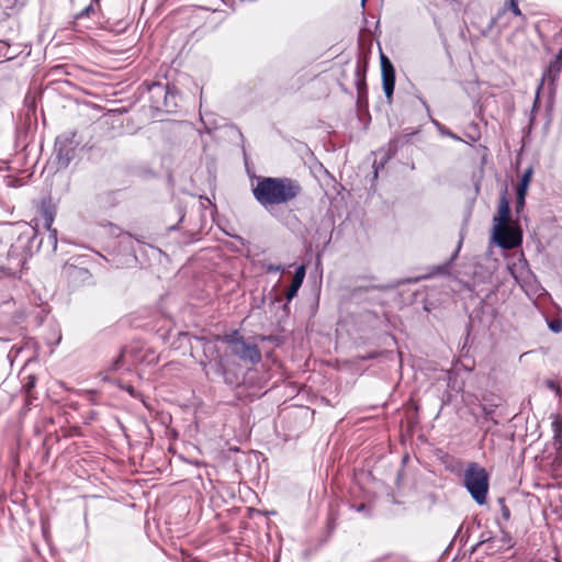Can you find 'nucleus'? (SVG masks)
I'll list each match as a JSON object with an SVG mask.
<instances>
[{
    "mask_svg": "<svg viewBox=\"0 0 562 562\" xmlns=\"http://www.w3.org/2000/svg\"><path fill=\"white\" fill-rule=\"evenodd\" d=\"M251 184L255 200L269 214L276 216V209L295 200L302 192L297 180L289 177L258 176Z\"/></svg>",
    "mask_w": 562,
    "mask_h": 562,
    "instance_id": "nucleus-1",
    "label": "nucleus"
},
{
    "mask_svg": "<svg viewBox=\"0 0 562 562\" xmlns=\"http://www.w3.org/2000/svg\"><path fill=\"white\" fill-rule=\"evenodd\" d=\"M510 215L509 202L503 194L499 199L497 215L494 217L493 239L503 249H513L521 244V232L508 225Z\"/></svg>",
    "mask_w": 562,
    "mask_h": 562,
    "instance_id": "nucleus-2",
    "label": "nucleus"
},
{
    "mask_svg": "<svg viewBox=\"0 0 562 562\" xmlns=\"http://www.w3.org/2000/svg\"><path fill=\"white\" fill-rule=\"evenodd\" d=\"M463 485L479 505L486 503L490 479L483 467L475 462L469 463L463 473Z\"/></svg>",
    "mask_w": 562,
    "mask_h": 562,
    "instance_id": "nucleus-3",
    "label": "nucleus"
},
{
    "mask_svg": "<svg viewBox=\"0 0 562 562\" xmlns=\"http://www.w3.org/2000/svg\"><path fill=\"white\" fill-rule=\"evenodd\" d=\"M223 341L228 346L233 356L239 360L250 363L252 366L258 364L261 361V351L256 344L246 340L237 331L231 335H225Z\"/></svg>",
    "mask_w": 562,
    "mask_h": 562,
    "instance_id": "nucleus-4",
    "label": "nucleus"
},
{
    "mask_svg": "<svg viewBox=\"0 0 562 562\" xmlns=\"http://www.w3.org/2000/svg\"><path fill=\"white\" fill-rule=\"evenodd\" d=\"M158 357L151 349H144L143 347H128L124 348L121 353L112 361L110 370L117 371L122 369L125 363L136 364L145 363L151 366L157 363Z\"/></svg>",
    "mask_w": 562,
    "mask_h": 562,
    "instance_id": "nucleus-5",
    "label": "nucleus"
},
{
    "mask_svg": "<svg viewBox=\"0 0 562 562\" xmlns=\"http://www.w3.org/2000/svg\"><path fill=\"white\" fill-rule=\"evenodd\" d=\"M76 133L69 132L59 135L55 142V151L58 166L61 168L68 167L70 161L75 158L76 149L79 143L75 139Z\"/></svg>",
    "mask_w": 562,
    "mask_h": 562,
    "instance_id": "nucleus-6",
    "label": "nucleus"
},
{
    "mask_svg": "<svg viewBox=\"0 0 562 562\" xmlns=\"http://www.w3.org/2000/svg\"><path fill=\"white\" fill-rule=\"evenodd\" d=\"M508 271L521 288L531 286L532 282L536 280L528 261L522 255L508 263Z\"/></svg>",
    "mask_w": 562,
    "mask_h": 562,
    "instance_id": "nucleus-7",
    "label": "nucleus"
},
{
    "mask_svg": "<svg viewBox=\"0 0 562 562\" xmlns=\"http://www.w3.org/2000/svg\"><path fill=\"white\" fill-rule=\"evenodd\" d=\"M416 134V132H413L411 134L400 135L393 139H391L387 144V150L384 151L381 149L379 154H383V160L380 162V165L374 161L373 168H374V177H378L379 168H383L384 164L390 160L395 154L398 151L400 148L411 143L412 136Z\"/></svg>",
    "mask_w": 562,
    "mask_h": 562,
    "instance_id": "nucleus-8",
    "label": "nucleus"
},
{
    "mask_svg": "<svg viewBox=\"0 0 562 562\" xmlns=\"http://www.w3.org/2000/svg\"><path fill=\"white\" fill-rule=\"evenodd\" d=\"M63 276L68 280L70 284L74 286H79L82 284H89L92 279V274L90 271L82 267H77L71 263H66L61 270Z\"/></svg>",
    "mask_w": 562,
    "mask_h": 562,
    "instance_id": "nucleus-9",
    "label": "nucleus"
},
{
    "mask_svg": "<svg viewBox=\"0 0 562 562\" xmlns=\"http://www.w3.org/2000/svg\"><path fill=\"white\" fill-rule=\"evenodd\" d=\"M382 85L385 97L390 100L395 87V69L391 60L381 54Z\"/></svg>",
    "mask_w": 562,
    "mask_h": 562,
    "instance_id": "nucleus-10",
    "label": "nucleus"
},
{
    "mask_svg": "<svg viewBox=\"0 0 562 562\" xmlns=\"http://www.w3.org/2000/svg\"><path fill=\"white\" fill-rule=\"evenodd\" d=\"M200 364L209 379H212L213 376H220L227 366L224 356H218L217 358L210 360H201Z\"/></svg>",
    "mask_w": 562,
    "mask_h": 562,
    "instance_id": "nucleus-11",
    "label": "nucleus"
},
{
    "mask_svg": "<svg viewBox=\"0 0 562 562\" xmlns=\"http://www.w3.org/2000/svg\"><path fill=\"white\" fill-rule=\"evenodd\" d=\"M305 272H306L305 267L303 265L299 266L295 269L291 285L289 286V289L285 292V299H286L288 303L291 302L292 299L296 296V294L304 281Z\"/></svg>",
    "mask_w": 562,
    "mask_h": 562,
    "instance_id": "nucleus-12",
    "label": "nucleus"
},
{
    "mask_svg": "<svg viewBox=\"0 0 562 562\" xmlns=\"http://www.w3.org/2000/svg\"><path fill=\"white\" fill-rule=\"evenodd\" d=\"M562 69V57L557 55L553 60L550 61L547 70L544 71L542 76V82L549 81L550 83H553L554 80L560 75V71Z\"/></svg>",
    "mask_w": 562,
    "mask_h": 562,
    "instance_id": "nucleus-13",
    "label": "nucleus"
},
{
    "mask_svg": "<svg viewBox=\"0 0 562 562\" xmlns=\"http://www.w3.org/2000/svg\"><path fill=\"white\" fill-rule=\"evenodd\" d=\"M149 91L153 95H162L164 97V106L169 111L170 104L169 99L176 98V94L169 89L168 86H164L159 82H155L150 86Z\"/></svg>",
    "mask_w": 562,
    "mask_h": 562,
    "instance_id": "nucleus-14",
    "label": "nucleus"
},
{
    "mask_svg": "<svg viewBox=\"0 0 562 562\" xmlns=\"http://www.w3.org/2000/svg\"><path fill=\"white\" fill-rule=\"evenodd\" d=\"M196 342L202 347L205 360L215 359L221 356L214 341L206 338H196Z\"/></svg>",
    "mask_w": 562,
    "mask_h": 562,
    "instance_id": "nucleus-15",
    "label": "nucleus"
},
{
    "mask_svg": "<svg viewBox=\"0 0 562 562\" xmlns=\"http://www.w3.org/2000/svg\"><path fill=\"white\" fill-rule=\"evenodd\" d=\"M551 428L553 432V445L557 450L562 449V420L559 418H554L551 423Z\"/></svg>",
    "mask_w": 562,
    "mask_h": 562,
    "instance_id": "nucleus-16",
    "label": "nucleus"
},
{
    "mask_svg": "<svg viewBox=\"0 0 562 562\" xmlns=\"http://www.w3.org/2000/svg\"><path fill=\"white\" fill-rule=\"evenodd\" d=\"M223 378L224 382L229 386H235L239 384V376L236 372L231 370L228 366L225 367L222 374L220 375Z\"/></svg>",
    "mask_w": 562,
    "mask_h": 562,
    "instance_id": "nucleus-17",
    "label": "nucleus"
},
{
    "mask_svg": "<svg viewBox=\"0 0 562 562\" xmlns=\"http://www.w3.org/2000/svg\"><path fill=\"white\" fill-rule=\"evenodd\" d=\"M431 122L434 123V125L436 126V128L440 133V135L450 137V138L457 140V142H461L462 140L460 136H458L457 134L451 132L449 128H447L445 125H442L438 121L431 119Z\"/></svg>",
    "mask_w": 562,
    "mask_h": 562,
    "instance_id": "nucleus-18",
    "label": "nucleus"
},
{
    "mask_svg": "<svg viewBox=\"0 0 562 562\" xmlns=\"http://www.w3.org/2000/svg\"><path fill=\"white\" fill-rule=\"evenodd\" d=\"M356 85L359 95H361L363 89L366 88L364 81V70L361 68L360 64L357 65L356 68Z\"/></svg>",
    "mask_w": 562,
    "mask_h": 562,
    "instance_id": "nucleus-19",
    "label": "nucleus"
},
{
    "mask_svg": "<svg viewBox=\"0 0 562 562\" xmlns=\"http://www.w3.org/2000/svg\"><path fill=\"white\" fill-rule=\"evenodd\" d=\"M532 173H533V170L531 167H529L525 170V172L520 179V182L517 187L518 190L527 191V188L529 186Z\"/></svg>",
    "mask_w": 562,
    "mask_h": 562,
    "instance_id": "nucleus-20",
    "label": "nucleus"
},
{
    "mask_svg": "<svg viewBox=\"0 0 562 562\" xmlns=\"http://www.w3.org/2000/svg\"><path fill=\"white\" fill-rule=\"evenodd\" d=\"M460 246H461V241L459 243V246H458V248L456 249V251L453 252V255L451 256L450 260H449L447 263H445V265H442V266L437 267V271H438L439 273H442V274L448 273V270H449V268H450L451 262H452V261L457 258V256H458V252H459Z\"/></svg>",
    "mask_w": 562,
    "mask_h": 562,
    "instance_id": "nucleus-21",
    "label": "nucleus"
},
{
    "mask_svg": "<svg viewBox=\"0 0 562 562\" xmlns=\"http://www.w3.org/2000/svg\"><path fill=\"white\" fill-rule=\"evenodd\" d=\"M526 192L527 191H521V190H518L517 189V199H516V212L519 213L520 210L524 209V205H525V198H526Z\"/></svg>",
    "mask_w": 562,
    "mask_h": 562,
    "instance_id": "nucleus-22",
    "label": "nucleus"
},
{
    "mask_svg": "<svg viewBox=\"0 0 562 562\" xmlns=\"http://www.w3.org/2000/svg\"><path fill=\"white\" fill-rule=\"evenodd\" d=\"M48 244L53 247V250H56L57 248V231L56 229H49L48 236H47Z\"/></svg>",
    "mask_w": 562,
    "mask_h": 562,
    "instance_id": "nucleus-23",
    "label": "nucleus"
},
{
    "mask_svg": "<svg viewBox=\"0 0 562 562\" xmlns=\"http://www.w3.org/2000/svg\"><path fill=\"white\" fill-rule=\"evenodd\" d=\"M548 326L553 333H560L562 330V319L550 321Z\"/></svg>",
    "mask_w": 562,
    "mask_h": 562,
    "instance_id": "nucleus-24",
    "label": "nucleus"
},
{
    "mask_svg": "<svg viewBox=\"0 0 562 562\" xmlns=\"http://www.w3.org/2000/svg\"><path fill=\"white\" fill-rule=\"evenodd\" d=\"M508 9L516 15V16H521L522 13L518 7V1L517 0H509L508 2Z\"/></svg>",
    "mask_w": 562,
    "mask_h": 562,
    "instance_id": "nucleus-25",
    "label": "nucleus"
},
{
    "mask_svg": "<svg viewBox=\"0 0 562 562\" xmlns=\"http://www.w3.org/2000/svg\"><path fill=\"white\" fill-rule=\"evenodd\" d=\"M53 221H54L53 215L49 212H45L44 213V226L46 227L47 231L53 229L52 228Z\"/></svg>",
    "mask_w": 562,
    "mask_h": 562,
    "instance_id": "nucleus-26",
    "label": "nucleus"
},
{
    "mask_svg": "<svg viewBox=\"0 0 562 562\" xmlns=\"http://www.w3.org/2000/svg\"><path fill=\"white\" fill-rule=\"evenodd\" d=\"M93 10V4L91 3L78 14V18L89 16Z\"/></svg>",
    "mask_w": 562,
    "mask_h": 562,
    "instance_id": "nucleus-27",
    "label": "nucleus"
},
{
    "mask_svg": "<svg viewBox=\"0 0 562 562\" xmlns=\"http://www.w3.org/2000/svg\"><path fill=\"white\" fill-rule=\"evenodd\" d=\"M266 270H267V272H280V271H283L281 266H276V265H268Z\"/></svg>",
    "mask_w": 562,
    "mask_h": 562,
    "instance_id": "nucleus-28",
    "label": "nucleus"
},
{
    "mask_svg": "<svg viewBox=\"0 0 562 562\" xmlns=\"http://www.w3.org/2000/svg\"><path fill=\"white\" fill-rule=\"evenodd\" d=\"M125 390H126V391H127L132 396L137 397V392H136V390H135L133 386L128 385V386H126V387H125Z\"/></svg>",
    "mask_w": 562,
    "mask_h": 562,
    "instance_id": "nucleus-29",
    "label": "nucleus"
},
{
    "mask_svg": "<svg viewBox=\"0 0 562 562\" xmlns=\"http://www.w3.org/2000/svg\"><path fill=\"white\" fill-rule=\"evenodd\" d=\"M502 513H503L504 518H506V519L509 518L510 512L507 506L503 505Z\"/></svg>",
    "mask_w": 562,
    "mask_h": 562,
    "instance_id": "nucleus-30",
    "label": "nucleus"
},
{
    "mask_svg": "<svg viewBox=\"0 0 562 562\" xmlns=\"http://www.w3.org/2000/svg\"><path fill=\"white\" fill-rule=\"evenodd\" d=\"M178 214L180 215V222H182L184 218V212H183L182 207L178 209Z\"/></svg>",
    "mask_w": 562,
    "mask_h": 562,
    "instance_id": "nucleus-31",
    "label": "nucleus"
},
{
    "mask_svg": "<svg viewBox=\"0 0 562 562\" xmlns=\"http://www.w3.org/2000/svg\"><path fill=\"white\" fill-rule=\"evenodd\" d=\"M364 507H366V506H364L363 504H361V505H359V506H358L357 510H358V512H361V510H363V509H364Z\"/></svg>",
    "mask_w": 562,
    "mask_h": 562,
    "instance_id": "nucleus-32",
    "label": "nucleus"
},
{
    "mask_svg": "<svg viewBox=\"0 0 562 562\" xmlns=\"http://www.w3.org/2000/svg\"><path fill=\"white\" fill-rule=\"evenodd\" d=\"M422 102H423V105L426 108L427 112H429V106H428L427 102L426 101H422Z\"/></svg>",
    "mask_w": 562,
    "mask_h": 562,
    "instance_id": "nucleus-33",
    "label": "nucleus"
},
{
    "mask_svg": "<svg viewBox=\"0 0 562 562\" xmlns=\"http://www.w3.org/2000/svg\"><path fill=\"white\" fill-rule=\"evenodd\" d=\"M368 0H361V7L364 8Z\"/></svg>",
    "mask_w": 562,
    "mask_h": 562,
    "instance_id": "nucleus-34",
    "label": "nucleus"
},
{
    "mask_svg": "<svg viewBox=\"0 0 562 562\" xmlns=\"http://www.w3.org/2000/svg\"><path fill=\"white\" fill-rule=\"evenodd\" d=\"M173 100H175V98L173 99H169V104L170 105H171V101H173ZM172 105H176V102H172Z\"/></svg>",
    "mask_w": 562,
    "mask_h": 562,
    "instance_id": "nucleus-35",
    "label": "nucleus"
},
{
    "mask_svg": "<svg viewBox=\"0 0 562 562\" xmlns=\"http://www.w3.org/2000/svg\"><path fill=\"white\" fill-rule=\"evenodd\" d=\"M558 55L562 57V48L559 50Z\"/></svg>",
    "mask_w": 562,
    "mask_h": 562,
    "instance_id": "nucleus-36",
    "label": "nucleus"
}]
</instances>
